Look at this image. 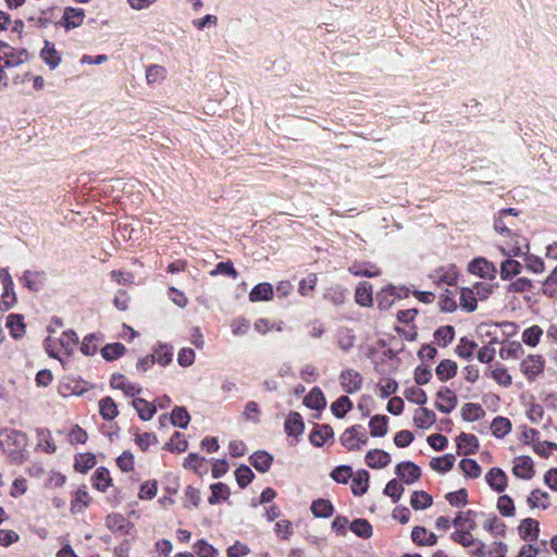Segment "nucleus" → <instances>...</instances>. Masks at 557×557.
Masks as SVG:
<instances>
[{
  "label": "nucleus",
  "instance_id": "49530a36",
  "mask_svg": "<svg viewBox=\"0 0 557 557\" xmlns=\"http://www.w3.org/2000/svg\"><path fill=\"white\" fill-rule=\"evenodd\" d=\"M455 337V329L451 325H444L438 327L434 333L435 342L442 346H448Z\"/></svg>",
  "mask_w": 557,
  "mask_h": 557
},
{
  "label": "nucleus",
  "instance_id": "37998d69",
  "mask_svg": "<svg viewBox=\"0 0 557 557\" xmlns=\"http://www.w3.org/2000/svg\"><path fill=\"white\" fill-rule=\"evenodd\" d=\"M312 513L318 518H329L333 515L334 507L327 499H317L311 505Z\"/></svg>",
  "mask_w": 557,
  "mask_h": 557
},
{
  "label": "nucleus",
  "instance_id": "412c9836",
  "mask_svg": "<svg viewBox=\"0 0 557 557\" xmlns=\"http://www.w3.org/2000/svg\"><path fill=\"white\" fill-rule=\"evenodd\" d=\"M58 342L60 349L70 356L75 351L77 347L78 336L74 331L67 330L61 334V336L58 338Z\"/></svg>",
  "mask_w": 557,
  "mask_h": 557
},
{
  "label": "nucleus",
  "instance_id": "79ce46f5",
  "mask_svg": "<svg viewBox=\"0 0 557 557\" xmlns=\"http://www.w3.org/2000/svg\"><path fill=\"white\" fill-rule=\"evenodd\" d=\"M99 412L104 420H113L119 411L117 406L111 397H104L99 401Z\"/></svg>",
  "mask_w": 557,
  "mask_h": 557
},
{
  "label": "nucleus",
  "instance_id": "13d9d810",
  "mask_svg": "<svg viewBox=\"0 0 557 557\" xmlns=\"http://www.w3.org/2000/svg\"><path fill=\"white\" fill-rule=\"evenodd\" d=\"M473 511L468 510L467 512H459L453 520V525L462 530H474L475 522L472 519Z\"/></svg>",
  "mask_w": 557,
  "mask_h": 557
},
{
  "label": "nucleus",
  "instance_id": "bf43d9fd",
  "mask_svg": "<svg viewBox=\"0 0 557 557\" xmlns=\"http://www.w3.org/2000/svg\"><path fill=\"white\" fill-rule=\"evenodd\" d=\"M476 344L466 337H462L459 342V344L456 346V354L466 360H469L472 358L473 352L476 348Z\"/></svg>",
  "mask_w": 557,
  "mask_h": 557
},
{
  "label": "nucleus",
  "instance_id": "7c9ffc66",
  "mask_svg": "<svg viewBox=\"0 0 557 557\" xmlns=\"http://www.w3.org/2000/svg\"><path fill=\"white\" fill-rule=\"evenodd\" d=\"M356 302L362 307H370L373 301L372 286L368 282L359 283L355 293Z\"/></svg>",
  "mask_w": 557,
  "mask_h": 557
},
{
  "label": "nucleus",
  "instance_id": "2eb2a0df",
  "mask_svg": "<svg viewBox=\"0 0 557 557\" xmlns=\"http://www.w3.org/2000/svg\"><path fill=\"white\" fill-rule=\"evenodd\" d=\"M352 484L351 491L356 496L363 495L369 487L370 474L367 470H358L356 473L352 472Z\"/></svg>",
  "mask_w": 557,
  "mask_h": 557
},
{
  "label": "nucleus",
  "instance_id": "39448f33",
  "mask_svg": "<svg viewBox=\"0 0 557 557\" xmlns=\"http://www.w3.org/2000/svg\"><path fill=\"white\" fill-rule=\"evenodd\" d=\"M339 383L344 392L355 394L362 386V376L356 370L346 369L341 372Z\"/></svg>",
  "mask_w": 557,
  "mask_h": 557
},
{
  "label": "nucleus",
  "instance_id": "69168bd1",
  "mask_svg": "<svg viewBox=\"0 0 557 557\" xmlns=\"http://www.w3.org/2000/svg\"><path fill=\"white\" fill-rule=\"evenodd\" d=\"M483 528L494 536H503L506 527L496 516H490L485 520Z\"/></svg>",
  "mask_w": 557,
  "mask_h": 557
},
{
  "label": "nucleus",
  "instance_id": "20e7f679",
  "mask_svg": "<svg viewBox=\"0 0 557 557\" xmlns=\"http://www.w3.org/2000/svg\"><path fill=\"white\" fill-rule=\"evenodd\" d=\"M545 368V360L541 355H528L520 362V371L528 379L533 382Z\"/></svg>",
  "mask_w": 557,
  "mask_h": 557
},
{
  "label": "nucleus",
  "instance_id": "a211bd4d",
  "mask_svg": "<svg viewBox=\"0 0 557 557\" xmlns=\"http://www.w3.org/2000/svg\"><path fill=\"white\" fill-rule=\"evenodd\" d=\"M479 447V441L475 435L461 433L457 437V448L459 454H473Z\"/></svg>",
  "mask_w": 557,
  "mask_h": 557
},
{
  "label": "nucleus",
  "instance_id": "f03ea898",
  "mask_svg": "<svg viewBox=\"0 0 557 557\" xmlns=\"http://www.w3.org/2000/svg\"><path fill=\"white\" fill-rule=\"evenodd\" d=\"M341 444L350 451L360 450L369 441L364 428L355 424L346 429L341 435Z\"/></svg>",
  "mask_w": 557,
  "mask_h": 557
},
{
  "label": "nucleus",
  "instance_id": "6e6552de",
  "mask_svg": "<svg viewBox=\"0 0 557 557\" xmlns=\"http://www.w3.org/2000/svg\"><path fill=\"white\" fill-rule=\"evenodd\" d=\"M436 397L435 407L443 413L451 412L457 406V396L448 387H441L436 393Z\"/></svg>",
  "mask_w": 557,
  "mask_h": 557
},
{
  "label": "nucleus",
  "instance_id": "423d86ee",
  "mask_svg": "<svg viewBox=\"0 0 557 557\" xmlns=\"http://www.w3.org/2000/svg\"><path fill=\"white\" fill-rule=\"evenodd\" d=\"M27 436L24 432L17 430H5L1 433L0 443L8 450H20L26 446Z\"/></svg>",
  "mask_w": 557,
  "mask_h": 557
},
{
  "label": "nucleus",
  "instance_id": "58836bf2",
  "mask_svg": "<svg viewBox=\"0 0 557 557\" xmlns=\"http://www.w3.org/2000/svg\"><path fill=\"white\" fill-rule=\"evenodd\" d=\"M527 503L532 509H546L549 505V496L546 492L534 490L529 495Z\"/></svg>",
  "mask_w": 557,
  "mask_h": 557
},
{
  "label": "nucleus",
  "instance_id": "0eeeda50",
  "mask_svg": "<svg viewBox=\"0 0 557 557\" xmlns=\"http://www.w3.org/2000/svg\"><path fill=\"white\" fill-rule=\"evenodd\" d=\"M468 270L470 273L478 275L482 278L494 280L496 276L495 265L482 257L473 259L469 263Z\"/></svg>",
  "mask_w": 557,
  "mask_h": 557
},
{
  "label": "nucleus",
  "instance_id": "5fc2aeb1",
  "mask_svg": "<svg viewBox=\"0 0 557 557\" xmlns=\"http://www.w3.org/2000/svg\"><path fill=\"white\" fill-rule=\"evenodd\" d=\"M491 429L496 437L502 438L510 432L511 423L507 418L496 417L492 422Z\"/></svg>",
  "mask_w": 557,
  "mask_h": 557
},
{
  "label": "nucleus",
  "instance_id": "4be33fe9",
  "mask_svg": "<svg viewBox=\"0 0 557 557\" xmlns=\"http://www.w3.org/2000/svg\"><path fill=\"white\" fill-rule=\"evenodd\" d=\"M457 363L455 361L444 359L437 364L435 373L440 381L446 382L457 374Z\"/></svg>",
  "mask_w": 557,
  "mask_h": 557
},
{
  "label": "nucleus",
  "instance_id": "a18cd8bd",
  "mask_svg": "<svg viewBox=\"0 0 557 557\" xmlns=\"http://www.w3.org/2000/svg\"><path fill=\"white\" fill-rule=\"evenodd\" d=\"M351 408L352 403L348 396H341L331 405L332 413L338 419L344 418Z\"/></svg>",
  "mask_w": 557,
  "mask_h": 557
},
{
  "label": "nucleus",
  "instance_id": "0e129e2a",
  "mask_svg": "<svg viewBox=\"0 0 557 557\" xmlns=\"http://www.w3.org/2000/svg\"><path fill=\"white\" fill-rule=\"evenodd\" d=\"M166 71L162 65L152 64L146 70V79L148 84L161 83L165 78Z\"/></svg>",
  "mask_w": 557,
  "mask_h": 557
},
{
  "label": "nucleus",
  "instance_id": "4468645a",
  "mask_svg": "<svg viewBox=\"0 0 557 557\" xmlns=\"http://www.w3.org/2000/svg\"><path fill=\"white\" fill-rule=\"evenodd\" d=\"M512 473L520 479L529 480L534 475L533 461L528 456H520L515 459Z\"/></svg>",
  "mask_w": 557,
  "mask_h": 557
},
{
  "label": "nucleus",
  "instance_id": "7ed1b4c3",
  "mask_svg": "<svg viewBox=\"0 0 557 557\" xmlns=\"http://www.w3.org/2000/svg\"><path fill=\"white\" fill-rule=\"evenodd\" d=\"M28 58L24 49H15L4 41H0V62L5 67H15L23 64Z\"/></svg>",
  "mask_w": 557,
  "mask_h": 557
},
{
  "label": "nucleus",
  "instance_id": "bb28decb",
  "mask_svg": "<svg viewBox=\"0 0 557 557\" xmlns=\"http://www.w3.org/2000/svg\"><path fill=\"white\" fill-rule=\"evenodd\" d=\"M83 9L66 8L63 14L64 27L66 29L78 27L84 21Z\"/></svg>",
  "mask_w": 557,
  "mask_h": 557
},
{
  "label": "nucleus",
  "instance_id": "de8ad7c7",
  "mask_svg": "<svg viewBox=\"0 0 557 557\" xmlns=\"http://www.w3.org/2000/svg\"><path fill=\"white\" fill-rule=\"evenodd\" d=\"M125 351H126V348L123 344L112 343V344H107L101 349V356L107 361H113V360L122 357L125 354Z\"/></svg>",
  "mask_w": 557,
  "mask_h": 557
},
{
  "label": "nucleus",
  "instance_id": "8fccbe9b",
  "mask_svg": "<svg viewBox=\"0 0 557 557\" xmlns=\"http://www.w3.org/2000/svg\"><path fill=\"white\" fill-rule=\"evenodd\" d=\"M230 496V488L224 483H215L211 485V496L209 503L211 505L218 504L222 500H226Z\"/></svg>",
  "mask_w": 557,
  "mask_h": 557
},
{
  "label": "nucleus",
  "instance_id": "393cba45",
  "mask_svg": "<svg viewBox=\"0 0 557 557\" xmlns=\"http://www.w3.org/2000/svg\"><path fill=\"white\" fill-rule=\"evenodd\" d=\"M388 418L386 416L375 414L370 419V434L373 437H383L387 434Z\"/></svg>",
  "mask_w": 557,
  "mask_h": 557
},
{
  "label": "nucleus",
  "instance_id": "052dcab7",
  "mask_svg": "<svg viewBox=\"0 0 557 557\" xmlns=\"http://www.w3.org/2000/svg\"><path fill=\"white\" fill-rule=\"evenodd\" d=\"M523 349L520 343L511 342L503 346L499 350V357L504 360L518 359Z\"/></svg>",
  "mask_w": 557,
  "mask_h": 557
},
{
  "label": "nucleus",
  "instance_id": "473e14b6",
  "mask_svg": "<svg viewBox=\"0 0 557 557\" xmlns=\"http://www.w3.org/2000/svg\"><path fill=\"white\" fill-rule=\"evenodd\" d=\"M347 297V289L341 285L330 286L324 292V298L332 302L334 306H341L345 302Z\"/></svg>",
  "mask_w": 557,
  "mask_h": 557
},
{
  "label": "nucleus",
  "instance_id": "4d7b16f0",
  "mask_svg": "<svg viewBox=\"0 0 557 557\" xmlns=\"http://www.w3.org/2000/svg\"><path fill=\"white\" fill-rule=\"evenodd\" d=\"M472 530H462L460 528H457L455 532L450 534V539L457 543L462 545L463 547H470L475 543V539L471 534Z\"/></svg>",
  "mask_w": 557,
  "mask_h": 557
},
{
  "label": "nucleus",
  "instance_id": "c03bdc74",
  "mask_svg": "<svg viewBox=\"0 0 557 557\" xmlns=\"http://www.w3.org/2000/svg\"><path fill=\"white\" fill-rule=\"evenodd\" d=\"M92 485L97 490L106 492L107 488L111 485L109 470L103 467L98 468L92 475Z\"/></svg>",
  "mask_w": 557,
  "mask_h": 557
},
{
  "label": "nucleus",
  "instance_id": "3c124183",
  "mask_svg": "<svg viewBox=\"0 0 557 557\" xmlns=\"http://www.w3.org/2000/svg\"><path fill=\"white\" fill-rule=\"evenodd\" d=\"M190 420V416L186 408L184 407H175L171 413V423L174 426H178L181 429H186Z\"/></svg>",
  "mask_w": 557,
  "mask_h": 557
},
{
  "label": "nucleus",
  "instance_id": "ddd939ff",
  "mask_svg": "<svg viewBox=\"0 0 557 557\" xmlns=\"http://www.w3.org/2000/svg\"><path fill=\"white\" fill-rule=\"evenodd\" d=\"M391 455L382 449H371L367 453L364 461L372 469H382L389 465Z\"/></svg>",
  "mask_w": 557,
  "mask_h": 557
},
{
  "label": "nucleus",
  "instance_id": "09e8293b",
  "mask_svg": "<svg viewBox=\"0 0 557 557\" xmlns=\"http://www.w3.org/2000/svg\"><path fill=\"white\" fill-rule=\"evenodd\" d=\"M433 503L432 497L423 491H417L412 494L410 505L416 510L429 508Z\"/></svg>",
  "mask_w": 557,
  "mask_h": 557
},
{
  "label": "nucleus",
  "instance_id": "e433bc0d",
  "mask_svg": "<svg viewBox=\"0 0 557 557\" xmlns=\"http://www.w3.org/2000/svg\"><path fill=\"white\" fill-rule=\"evenodd\" d=\"M7 326L14 338H20L25 333L24 318L21 314L11 313L7 318Z\"/></svg>",
  "mask_w": 557,
  "mask_h": 557
},
{
  "label": "nucleus",
  "instance_id": "cd10ccee",
  "mask_svg": "<svg viewBox=\"0 0 557 557\" xmlns=\"http://www.w3.org/2000/svg\"><path fill=\"white\" fill-rule=\"evenodd\" d=\"M304 404L311 409L321 410L326 406L325 397L319 387H313L305 397Z\"/></svg>",
  "mask_w": 557,
  "mask_h": 557
},
{
  "label": "nucleus",
  "instance_id": "c9c22d12",
  "mask_svg": "<svg viewBox=\"0 0 557 557\" xmlns=\"http://www.w3.org/2000/svg\"><path fill=\"white\" fill-rule=\"evenodd\" d=\"M460 307L467 311L472 312L478 307L476 296L473 294V289L470 287H462L459 296Z\"/></svg>",
  "mask_w": 557,
  "mask_h": 557
},
{
  "label": "nucleus",
  "instance_id": "680f3d73",
  "mask_svg": "<svg viewBox=\"0 0 557 557\" xmlns=\"http://www.w3.org/2000/svg\"><path fill=\"white\" fill-rule=\"evenodd\" d=\"M543 330L539 325H532L523 331L522 341L524 344L535 347L541 339Z\"/></svg>",
  "mask_w": 557,
  "mask_h": 557
},
{
  "label": "nucleus",
  "instance_id": "338daca9",
  "mask_svg": "<svg viewBox=\"0 0 557 557\" xmlns=\"http://www.w3.org/2000/svg\"><path fill=\"white\" fill-rule=\"evenodd\" d=\"M483 414V409L480 405L467 403L461 408V416L466 421H475Z\"/></svg>",
  "mask_w": 557,
  "mask_h": 557
},
{
  "label": "nucleus",
  "instance_id": "9d476101",
  "mask_svg": "<svg viewBox=\"0 0 557 557\" xmlns=\"http://www.w3.org/2000/svg\"><path fill=\"white\" fill-rule=\"evenodd\" d=\"M110 385L114 389L122 391L126 396H135L141 392L140 386L132 383L123 374H113L110 380Z\"/></svg>",
  "mask_w": 557,
  "mask_h": 557
},
{
  "label": "nucleus",
  "instance_id": "1a4fd4ad",
  "mask_svg": "<svg viewBox=\"0 0 557 557\" xmlns=\"http://www.w3.org/2000/svg\"><path fill=\"white\" fill-rule=\"evenodd\" d=\"M395 473L406 484H412L421 476L420 468L411 461L399 462L395 468Z\"/></svg>",
  "mask_w": 557,
  "mask_h": 557
},
{
  "label": "nucleus",
  "instance_id": "f704fd0d",
  "mask_svg": "<svg viewBox=\"0 0 557 557\" xmlns=\"http://www.w3.org/2000/svg\"><path fill=\"white\" fill-rule=\"evenodd\" d=\"M285 431L292 435H299L304 432L302 418L298 412H290L285 421Z\"/></svg>",
  "mask_w": 557,
  "mask_h": 557
},
{
  "label": "nucleus",
  "instance_id": "c756f323",
  "mask_svg": "<svg viewBox=\"0 0 557 557\" xmlns=\"http://www.w3.org/2000/svg\"><path fill=\"white\" fill-rule=\"evenodd\" d=\"M133 407L137 411L139 418L144 421L151 420L157 411L156 406L152 403L143 398H135L133 400Z\"/></svg>",
  "mask_w": 557,
  "mask_h": 557
},
{
  "label": "nucleus",
  "instance_id": "a878e982",
  "mask_svg": "<svg viewBox=\"0 0 557 557\" xmlns=\"http://www.w3.org/2000/svg\"><path fill=\"white\" fill-rule=\"evenodd\" d=\"M355 276L374 277L381 274V270L373 263H354L348 269Z\"/></svg>",
  "mask_w": 557,
  "mask_h": 557
},
{
  "label": "nucleus",
  "instance_id": "4c0bfd02",
  "mask_svg": "<svg viewBox=\"0 0 557 557\" xmlns=\"http://www.w3.org/2000/svg\"><path fill=\"white\" fill-rule=\"evenodd\" d=\"M522 265L520 262L512 259V257H508L500 264V278L502 280H510L512 276L518 275L521 272Z\"/></svg>",
  "mask_w": 557,
  "mask_h": 557
},
{
  "label": "nucleus",
  "instance_id": "ea45409f",
  "mask_svg": "<svg viewBox=\"0 0 557 557\" xmlns=\"http://www.w3.org/2000/svg\"><path fill=\"white\" fill-rule=\"evenodd\" d=\"M457 271L455 267H449L448 269H440L433 274V281L437 284H447L454 285L457 281Z\"/></svg>",
  "mask_w": 557,
  "mask_h": 557
},
{
  "label": "nucleus",
  "instance_id": "dca6fc26",
  "mask_svg": "<svg viewBox=\"0 0 557 557\" xmlns=\"http://www.w3.org/2000/svg\"><path fill=\"white\" fill-rule=\"evenodd\" d=\"M435 421H436V416L432 410H430L425 407H420V408L416 409L414 414H413V422L418 428L429 429L430 426H432L435 423Z\"/></svg>",
  "mask_w": 557,
  "mask_h": 557
},
{
  "label": "nucleus",
  "instance_id": "864d4df0",
  "mask_svg": "<svg viewBox=\"0 0 557 557\" xmlns=\"http://www.w3.org/2000/svg\"><path fill=\"white\" fill-rule=\"evenodd\" d=\"M454 462H455L454 455L447 454L443 457L433 458L430 462V466L435 471L447 472L453 468Z\"/></svg>",
  "mask_w": 557,
  "mask_h": 557
},
{
  "label": "nucleus",
  "instance_id": "5701e85b",
  "mask_svg": "<svg viewBox=\"0 0 557 557\" xmlns=\"http://www.w3.org/2000/svg\"><path fill=\"white\" fill-rule=\"evenodd\" d=\"M273 296V287L270 283H259L249 293L251 302L267 301Z\"/></svg>",
  "mask_w": 557,
  "mask_h": 557
},
{
  "label": "nucleus",
  "instance_id": "a19ab883",
  "mask_svg": "<svg viewBox=\"0 0 557 557\" xmlns=\"http://www.w3.org/2000/svg\"><path fill=\"white\" fill-rule=\"evenodd\" d=\"M21 282L30 290H38L44 282V274L37 271H25Z\"/></svg>",
  "mask_w": 557,
  "mask_h": 557
},
{
  "label": "nucleus",
  "instance_id": "aec40b11",
  "mask_svg": "<svg viewBox=\"0 0 557 557\" xmlns=\"http://www.w3.org/2000/svg\"><path fill=\"white\" fill-rule=\"evenodd\" d=\"M412 541L418 545L433 546L437 542L434 533L428 532L423 527H414L411 532Z\"/></svg>",
  "mask_w": 557,
  "mask_h": 557
},
{
  "label": "nucleus",
  "instance_id": "9b49d317",
  "mask_svg": "<svg viewBox=\"0 0 557 557\" xmlns=\"http://www.w3.org/2000/svg\"><path fill=\"white\" fill-rule=\"evenodd\" d=\"M40 58L50 67V70H55L62 61L61 53L55 49L54 44L49 40H45L44 47L40 51Z\"/></svg>",
  "mask_w": 557,
  "mask_h": 557
},
{
  "label": "nucleus",
  "instance_id": "6ab92c4d",
  "mask_svg": "<svg viewBox=\"0 0 557 557\" xmlns=\"http://www.w3.org/2000/svg\"><path fill=\"white\" fill-rule=\"evenodd\" d=\"M333 435V429L329 424H320L311 432L310 442L312 445L321 447Z\"/></svg>",
  "mask_w": 557,
  "mask_h": 557
},
{
  "label": "nucleus",
  "instance_id": "6e6d98bb",
  "mask_svg": "<svg viewBox=\"0 0 557 557\" xmlns=\"http://www.w3.org/2000/svg\"><path fill=\"white\" fill-rule=\"evenodd\" d=\"M154 363H159L162 367L168 366L172 361V348L168 345H159L151 354Z\"/></svg>",
  "mask_w": 557,
  "mask_h": 557
},
{
  "label": "nucleus",
  "instance_id": "72a5a7b5",
  "mask_svg": "<svg viewBox=\"0 0 557 557\" xmlns=\"http://www.w3.org/2000/svg\"><path fill=\"white\" fill-rule=\"evenodd\" d=\"M90 496L85 488H79L74 493L73 499L71 500V511L73 513L82 512L89 504Z\"/></svg>",
  "mask_w": 557,
  "mask_h": 557
},
{
  "label": "nucleus",
  "instance_id": "e2e57ef3",
  "mask_svg": "<svg viewBox=\"0 0 557 557\" xmlns=\"http://www.w3.org/2000/svg\"><path fill=\"white\" fill-rule=\"evenodd\" d=\"M194 550L198 557H218L219 550L206 540H199L194 544Z\"/></svg>",
  "mask_w": 557,
  "mask_h": 557
},
{
  "label": "nucleus",
  "instance_id": "f8f14e48",
  "mask_svg": "<svg viewBox=\"0 0 557 557\" xmlns=\"http://www.w3.org/2000/svg\"><path fill=\"white\" fill-rule=\"evenodd\" d=\"M488 486L495 492H504L507 487V475L500 468H492L485 475Z\"/></svg>",
  "mask_w": 557,
  "mask_h": 557
},
{
  "label": "nucleus",
  "instance_id": "b1692460",
  "mask_svg": "<svg viewBox=\"0 0 557 557\" xmlns=\"http://www.w3.org/2000/svg\"><path fill=\"white\" fill-rule=\"evenodd\" d=\"M518 531L523 540H535L540 533L539 522L532 518H525L518 527Z\"/></svg>",
  "mask_w": 557,
  "mask_h": 557
},
{
  "label": "nucleus",
  "instance_id": "c85d7f7f",
  "mask_svg": "<svg viewBox=\"0 0 557 557\" xmlns=\"http://www.w3.org/2000/svg\"><path fill=\"white\" fill-rule=\"evenodd\" d=\"M249 460L256 470L264 473L270 469L273 457L269 453L260 450L252 454Z\"/></svg>",
  "mask_w": 557,
  "mask_h": 557
},
{
  "label": "nucleus",
  "instance_id": "f257e3e1",
  "mask_svg": "<svg viewBox=\"0 0 557 557\" xmlns=\"http://www.w3.org/2000/svg\"><path fill=\"white\" fill-rule=\"evenodd\" d=\"M494 230L499 235L510 237L509 243L505 246L502 245L498 247L503 256L519 257L523 253L524 248H529L527 239L517 233H512L508 224L505 222V218L498 215L494 220Z\"/></svg>",
  "mask_w": 557,
  "mask_h": 557
},
{
  "label": "nucleus",
  "instance_id": "f3484780",
  "mask_svg": "<svg viewBox=\"0 0 557 557\" xmlns=\"http://www.w3.org/2000/svg\"><path fill=\"white\" fill-rule=\"evenodd\" d=\"M356 336L354 334V331L348 327H339L336 332V342L338 345V348L344 351L348 352L352 349L355 346Z\"/></svg>",
  "mask_w": 557,
  "mask_h": 557
},
{
  "label": "nucleus",
  "instance_id": "774afa93",
  "mask_svg": "<svg viewBox=\"0 0 557 557\" xmlns=\"http://www.w3.org/2000/svg\"><path fill=\"white\" fill-rule=\"evenodd\" d=\"M497 509L499 513L504 517H512L515 516V505L511 497L508 495H502L497 499Z\"/></svg>",
  "mask_w": 557,
  "mask_h": 557
},
{
  "label": "nucleus",
  "instance_id": "2f4dec72",
  "mask_svg": "<svg viewBox=\"0 0 557 557\" xmlns=\"http://www.w3.org/2000/svg\"><path fill=\"white\" fill-rule=\"evenodd\" d=\"M37 448L47 453L53 454L57 450V446L53 442L51 432L47 429L37 430Z\"/></svg>",
  "mask_w": 557,
  "mask_h": 557
},
{
  "label": "nucleus",
  "instance_id": "603ef678",
  "mask_svg": "<svg viewBox=\"0 0 557 557\" xmlns=\"http://www.w3.org/2000/svg\"><path fill=\"white\" fill-rule=\"evenodd\" d=\"M350 530L357 536L369 539L372 535V525L366 519H356L350 523Z\"/></svg>",
  "mask_w": 557,
  "mask_h": 557
}]
</instances>
